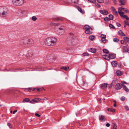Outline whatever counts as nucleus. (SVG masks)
Segmentation results:
<instances>
[{
  "label": "nucleus",
  "mask_w": 129,
  "mask_h": 129,
  "mask_svg": "<svg viewBox=\"0 0 129 129\" xmlns=\"http://www.w3.org/2000/svg\"><path fill=\"white\" fill-rule=\"evenodd\" d=\"M20 43L22 46L26 48L32 45L34 41L31 38H25L21 40Z\"/></svg>",
  "instance_id": "obj_1"
},
{
  "label": "nucleus",
  "mask_w": 129,
  "mask_h": 129,
  "mask_svg": "<svg viewBox=\"0 0 129 129\" xmlns=\"http://www.w3.org/2000/svg\"><path fill=\"white\" fill-rule=\"evenodd\" d=\"M57 41V39L55 38L50 37L46 39L45 41V43L46 45L53 46L56 45Z\"/></svg>",
  "instance_id": "obj_2"
},
{
  "label": "nucleus",
  "mask_w": 129,
  "mask_h": 129,
  "mask_svg": "<svg viewBox=\"0 0 129 129\" xmlns=\"http://www.w3.org/2000/svg\"><path fill=\"white\" fill-rule=\"evenodd\" d=\"M8 12V8L6 7H0V16L5 17L7 16Z\"/></svg>",
  "instance_id": "obj_3"
},
{
  "label": "nucleus",
  "mask_w": 129,
  "mask_h": 129,
  "mask_svg": "<svg viewBox=\"0 0 129 129\" xmlns=\"http://www.w3.org/2000/svg\"><path fill=\"white\" fill-rule=\"evenodd\" d=\"M83 29L85 30V33L86 34H90L92 33L93 28L90 27L88 25H86L84 26Z\"/></svg>",
  "instance_id": "obj_4"
},
{
  "label": "nucleus",
  "mask_w": 129,
  "mask_h": 129,
  "mask_svg": "<svg viewBox=\"0 0 129 129\" xmlns=\"http://www.w3.org/2000/svg\"><path fill=\"white\" fill-rule=\"evenodd\" d=\"M24 0H12V3L14 5L20 6L24 3Z\"/></svg>",
  "instance_id": "obj_5"
},
{
  "label": "nucleus",
  "mask_w": 129,
  "mask_h": 129,
  "mask_svg": "<svg viewBox=\"0 0 129 129\" xmlns=\"http://www.w3.org/2000/svg\"><path fill=\"white\" fill-rule=\"evenodd\" d=\"M33 53V52L32 50H29L28 51L26 55V57L29 60L33 59L34 57Z\"/></svg>",
  "instance_id": "obj_6"
},
{
  "label": "nucleus",
  "mask_w": 129,
  "mask_h": 129,
  "mask_svg": "<svg viewBox=\"0 0 129 129\" xmlns=\"http://www.w3.org/2000/svg\"><path fill=\"white\" fill-rule=\"evenodd\" d=\"M18 13L19 16H23L25 15L27 13L26 10H18Z\"/></svg>",
  "instance_id": "obj_7"
},
{
  "label": "nucleus",
  "mask_w": 129,
  "mask_h": 129,
  "mask_svg": "<svg viewBox=\"0 0 129 129\" xmlns=\"http://www.w3.org/2000/svg\"><path fill=\"white\" fill-rule=\"evenodd\" d=\"M123 84L118 83L116 84L115 87V89L117 90H118L120 89L123 86Z\"/></svg>",
  "instance_id": "obj_8"
},
{
  "label": "nucleus",
  "mask_w": 129,
  "mask_h": 129,
  "mask_svg": "<svg viewBox=\"0 0 129 129\" xmlns=\"http://www.w3.org/2000/svg\"><path fill=\"white\" fill-rule=\"evenodd\" d=\"M100 13L104 15H107L108 14V12L105 10H101L100 11Z\"/></svg>",
  "instance_id": "obj_9"
},
{
  "label": "nucleus",
  "mask_w": 129,
  "mask_h": 129,
  "mask_svg": "<svg viewBox=\"0 0 129 129\" xmlns=\"http://www.w3.org/2000/svg\"><path fill=\"white\" fill-rule=\"evenodd\" d=\"M108 84L107 83H104L100 85V88L101 89H104L106 88Z\"/></svg>",
  "instance_id": "obj_10"
},
{
  "label": "nucleus",
  "mask_w": 129,
  "mask_h": 129,
  "mask_svg": "<svg viewBox=\"0 0 129 129\" xmlns=\"http://www.w3.org/2000/svg\"><path fill=\"white\" fill-rule=\"evenodd\" d=\"M118 10L120 11H124L126 12L127 13H129V11H128L127 9L125 8H122V7H120L118 8Z\"/></svg>",
  "instance_id": "obj_11"
},
{
  "label": "nucleus",
  "mask_w": 129,
  "mask_h": 129,
  "mask_svg": "<svg viewBox=\"0 0 129 129\" xmlns=\"http://www.w3.org/2000/svg\"><path fill=\"white\" fill-rule=\"evenodd\" d=\"M119 1L120 3V6L124 5H125V0H119Z\"/></svg>",
  "instance_id": "obj_12"
},
{
  "label": "nucleus",
  "mask_w": 129,
  "mask_h": 129,
  "mask_svg": "<svg viewBox=\"0 0 129 129\" xmlns=\"http://www.w3.org/2000/svg\"><path fill=\"white\" fill-rule=\"evenodd\" d=\"M99 120L102 122L105 121V117L102 115H99Z\"/></svg>",
  "instance_id": "obj_13"
},
{
  "label": "nucleus",
  "mask_w": 129,
  "mask_h": 129,
  "mask_svg": "<svg viewBox=\"0 0 129 129\" xmlns=\"http://www.w3.org/2000/svg\"><path fill=\"white\" fill-rule=\"evenodd\" d=\"M110 59H114L116 58V55L113 53H111L109 54Z\"/></svg>",
  "instance_id": "obj_14"
},
{
  "label": "nucleus",
  "mask_w": 129,
  "mask_h": 129,
  "mask_svg": "<svg viewBox=\"0 0 129 129\" xmlns=\"http://www.w3.org/2000/svg\"><path fill=\"white\" fill-rule=\"evenodd\" d=\"M53 19L56 21H58L59 20L62 21L63 20V19L61 17H58L54 18Z\"/></svg>",
  "instance_id": "obj_15"
},
{
  "label": "nucleus",
  "mask_w": 129,
  "mask_h": 129,
  "mask_svg": "<svg viewBox=\"0 0 129 129\" xmlns=\"http://www.w3.org/2000/svg\"><path fill=\"white\" fill-rule=\"evenodd\" d=\"M123 72H122L118 70L116 72V74L118 76H120L122 75L123 74Z\"/></svg>",
  "instance_id": "obj_16"
},
{
  "label": "nucleus",
  "mask_w": 129,
  "mask_h": 129,
  "mask_svg": "<svg viewBox=\"0 0 129 129\" xmlns=\"http://www.w3.org/2000/svg\"><path fill=\"white\" fill-rule=\"evenodd\" d=\"M103 58L106 60H110V58L109 55V56H108L107 55H103Z\"/></svg>",
  "instance_id": "obj_17"
},
{
  "label": "nucleus",
  "mask_w": 129,
  "mask_h": 129,
  "mask_svg": "<svg viewBox=\"0 0 129 129\" xmlns=\"http://www.w3.org/2000/svg\"><path fill=\"white\" fill-rule=\"evenodd\" d=\"M88 50L93 53H95L96 51V50L95 49L90 48L88 49Z\"/></svg>",
  "instance_id": "obj_18"
},
{
  "label": "nucleus",
  "mask_w": 129,
  "mask_h": 129,
  "mask_svg": "<svg viewBox=\"0 0 129 129\" xmlns=\"http://www.w3.org/2000/svg\"><path fill=\"white\" fill-rule=\"evenodd\" d=\"M123 89L126 92H129V89L126 87V86L124 85H123Z\"/></svg>",
  "instance_id": "obj_19"
},
{
  "label": "nucleus",
  "mask_w": 129,
  "mask_h": 129,
  "mask_svg": "<svg viewBox=\"0 0 129 129\" xmlns=\"http://www.w3.org/2000/svg\"><path fill=\"white\" fill-rule=\"evenodd\" d=\"M112 64L113 67H116L117 66V63L116 61H113L111 62Z\"/></svg>",
  "instance_id": "obj_20"
},
{
  "label": "nucleus",
  "mask_w": 129,
  "mask_h": 129,
  "mask_svg": "<svg viewBox=\"0 0 129 129\" xmlns=\"http://www.w3.org/2000/svg\"><path fill=\"white\" fill-rule=\"evenodd\" d=\"M118 33L120 35L123 36H125V35L124 34L123 32L121 30H120L118 31Z\"/></svg>",
  "instance_id": "obj_21"
},
{
  "label": "nucleus",
  "mask_w": 129,
  "mask_h": 129,
  "mask_svg": "<svg viewBox=\"0 0 129 129\" xmlns=\"http://www.w3.org/2000/svg\"><path fill=\"white\" fill-rule=\"evenodd\" d=\"M30 101L29 99L27 98L24 99L23 100L22 102L23 103L27 102H29Z\"/></svg>",
  "instance_id": "obj_22"
},
{
  "label": "nucleus",
  "mask_w": 129,
  "mask_h": 129,
  "mask_svg": "<svg viewBox=\"0 0 129 129\" xmlns=\"http://www.w3.org/2000/svg\"><path fill=\"white\" fill-rule=\"evenodd\" d=\"M109 17L110 20H113L114 16L110 14L109 15Z\"/></svg>",
  "instance_id": "obj_23"
},
{
  "label": "nucleus",
  "mask_w": 129,
  "mask_h": 129,
  "mask_svg": "<svg viewBox=\"0 0 129 129\" xmlns=\"http://www.w3.org/2000/svg\"><path fill=\"white\" fill-rule=\"evenodd\" d=\"M94 38V36H89V39L91 41L93 40Z\"/></svg>",
  "instance_id": "obj_24"
},
{
  "label": "nucleus",
  "mask_w": 129,
  "mask_h": 129,
  "mask_svg": "<svg viewBox=\"0 0 129 129\" xmlns=\"http://www.w3.org/2000/svg\"><path fill=\"white\" fill-rule=\"evenodd\" d=\"M103 52L104 53L108 54L109 53V51L106 49H104L103 50Z\"/></svg>",
  "instance_id": "obj_25"
},
{
  "label": "nucleus",
  "mask_w": 129,
  "mask_h": 129,
  "mask_svg": "<svg viewBox=\"0 0 129 129\" xmlns=\"http://www.w3.org/2000/svg\"><path fill=\"white\" fill-rule=\"evenodd\" d=\"M118 12L121 17H122L124 15V13L123 12L118 11Z\"/></svg>",
  "instance_id": "obj_26"
},
{
  "label": "nucleus",
  "mask_w": 129,
  "mask_h": 129,
  "mask_svg": "<svg viewBox=\"0 0 129 129\" xmlns=\"http://www.w3.org/2000/svg\"><path fill=\"white\" fill-rule=\"evenodd\" d=\"M108 111H111L112 112H114L115 111V110L111 108H109L108 109Z\"/></svg>",
  "instance_id": "obj_27"
},
{
  "label": "nucleus",
  "mask_w": 129,
  "mask_h": 129,
  "mask_svg": "<svg viewBox=\"0 0 129 129\" xmlns=\"http://www.w3.org/2000/svg\"><path fill=\"white\" fill-rule=\"evenodd\" d=\"M69 68V67H62L61 68V69H64L66 71H67L68 69Z\"/></svg>",
  "instance_id": "obj_28"
},
{
  "label": "nucleus",
  "mask_w": 129,
  "mask_h": 129,
  "mask_svg": "<svg viewBox=\"0 0 129 129\" xmlns=\"http://www.w3.org/2000/svg\"><path fill=\"white\" fill-rule=\"evenodd\" d=\"M123 39L126 42H129V38L127 37H124Z\"/></svg>",
  "instance_id": "obj_29"
},
{
  "label": "nucleus",
  "mask_w": 129,
  "mask_h": 129,
  "mask_svg": "<svg viewBox=\"0 0 129 129\" xmlns=\"http://www.w3.org/2000/svg\"><path fill=\"white\" fill-rule=\"evenodd\" d=\"M122 17L125 18L127 20H129V18L126 15H124Z\"/></svg>",
  "instance_id": "obj_30"
},
{
  "label": "nucleus",
  "mask_w": 129,
  "mask_h": 129,
  "mask_svg": "<svg viewBox=\"0 0 129 129\" xmlns=\"http://www.w3.org/2000/svg\"><path fill=\"white\" fill-rule=\"evenodd\" d=\"M34 100L35 102H36L40 101L41 100V99L40 98H36Z\"/></svg>",
  "instance_id": "obj_31"
},
{
  "label": "nucleus",
  "mask_w": 129,
  "mask_h": 129,
  "mask_svg": "<svg viewBox=\"0 0 129 129\" xmlns=\"http://www.w3.org/2000/svg\"><path fill=\"white\" fill-rule=\"evenodd\" d=\"M78 9L79 11H80L81 13H83L84 12V11L81 8H78Z\"/></svg>",
  "instance_id": "obj_32"
},
{
  "label": "nucleus",
  "mask_w": 129,
  "mask_h": 129,
  "mask_svg": "<svg viewBox=\"0 0 129 129\" xmlns=\"http://www.w3.org/2000/svg\"><path fill=\"white\" fill-rule=\"evenodd\" d=\"M102 41L104 43H105L106 42V40L105 38H102Z\"/></svg>",
  "instance_id": "obj_33"
},
{
  "label": "nucleus",
  "mask_w": 129,
  "mask_h": 129,
  "mask_svg": "<svg viewBox=\"0 0 129 129\" xmlns=\"http://www.w3.org/2000/svg\"><path fill=\"white\" fill-rule=\"evenodd\" d=\"M31 19L33 21H35L37 20V18L36 16H33L32 17Z\"/></svg>",
  "instance_id": "obj_34"
},
{
  "label": "nucleus",
  "mask_w": 129,
  "mask_h": 129,
  "mask_svg": "<svg viewBox=\"0 0 129 129\" xmlns=\"http://www.w3.org/2000/svg\"><path fill=\"white\" fill-rule=\"evenodd\" d=\"M112 126L113 127V129H117V126L114 123H113Z\"/></svg>",
  "instance_id": "obj_35"
},
{
  "label": "nucleus",
  "mask_w": 129,
  "mask_h": 129,
  "mask_svg": "<svg viewBox=\"0 0 129 129\" xmlns=\"http://www.w3.org/2000/svg\"><path fill=\"white\" fill-rule=\"evenodd\" d=\"M35 89H32L31 88H28V89H25V91H30L31 90H32L33 91L34 90H35Z\"/></svg>",
  "instance_id": "obj_36"
},
{
  "label": "nucleus",
  "mask_w": 129,
  "mask_h": 129,
  "mask_svg": "<svg viewBox=\"0 0 129 129\" xmlns=\"http://www.w3.org/2000/svg\"><path fill=\"white\" fill-rule=\"evenodd\" d=\"M64 27H60L59 28V30H62V32H63V33L61 34V35L63 34L64 32Z\"/></svg>",
  "instance_id": "obj_37"
},
{
  "label": "nucleus",
  "mask_w": 129,
  "mask_h": 129,
  "mask_svg": "<svg viewBox=\"0 0 129 129\" xmlns=\"http://www.w3.org/2000/svg\"><path fill=\"white\" fill-rule=\"evenodd\" d=\"M97 1L100 3H103L104 2V0H97Z\"/></svg>",
  "instance_id": "obj_38"
},
{
  "label": "nucleus",
  "mask_w": 129,
  "mask_h": 129,
  "mask_svg": "<svg viewBox=\"0 0 129 129\" xmlns=\"http://www.w3.org/2000/svg\"><path fill=\"white\" fill-rule=\"evenodd\" d=\"M113 40L114 42H117L119 41V40L116 38H115L113 39Z\"/></svg>",
  "instance_id": "obj_39"
},
{
  "label": "nucleus",
  "mask_w": 129,
  "mask_h": 129,
  "mask_svg": "<svg viewBox=\"0 0 129 129\" xmlns=\"http://www.w3.org/2000/svg\"><path fill=\"white\" fill-rule=\"evenodd\" d=\"M109 26L110 27L112 28L113 29H115V27L112 24H110Z\"/></svg>",
  "instance_id": "obj_40"
},
{
  "label": "nucleus",
  "mask_w": 129,
  "mask_h": 129,
  "mask_svg": "<svg viewBox=\"0 0 129 129\" xmlns=\"http://www.w3.org/2000/svg\"><path fill=\"white\" fill-rule=\"evenodd\" d=\"M90 2L92 3H94L96 2V0H88Z\"/></svg>",
  "instance_id": "obj_41"
},
{
  "label": "nucleus",
  "mask_w": 129,
  "mask_h": 129,
  "mask_svg": "<svg viewBox=\"0 0 129 129\" xmlns=\"http://www.w3.org/2000/svg\"><path fill=\"white\" fill-rule=\"evenodd\" d=\"M104 20L105 21H107L110 20L109 18H108V17H106L104 18Z\"/></svg>",
  "instance_id": "obj_42"
},
{
  "label": "nucleus",
  "mask_w": 129,
  "mask_h": 129,
  "mask_svg": "<svg viewBox=\"0 0 129 129\" xmlns=\"http://www.w3.org/2000/svg\"><path fill=\"white\" fill-rule=\"evenodd\" d=\"M113 14L115 15H118V13L117 11L115 10L113 11Z\"/></svg>",
  "instance_id": "obj_43"
},
{
  "label": "nucleus",
  "mask_w": 129,
  "mask_h": 129,
  "mask_svg": "<svg viewBox=\"0 0 129 129\" xmlns=\"http://www.w3.org/2000/svg\"><path fill=\"white\" fill-rule=\"evenodd\" d=\"M82 55L83 56H86L88 55V54L87 52H85L83 53Z\"/></svg>",
  "instance_id": "obj_44"
},
{
  "label": "nucleus",
  "mask_w": 129,
  "mask_h": 129,
  "mask_svg": "<svg viewBox=\"0 0 129 129\" xmlns=\"http://www.w3.org/2000/svg\"><path fill=\"white\" fill-rule=\"evenodd\" d=\"M101 37L102 38H106V36L105 35L102 34L101 35Z\"/></svg>",
  "instance_id": "obj_45"
},
{
  "label": "nucleus",
  "mask_w": 129,
  "mask_h": 129,
  "mask_svg": "<svg viewBox=\"0 0 129 129\" xmlns=\"http://www.w3.org/2000/svg\"><path fill=\"white\" fill-rule=\"evenodd\" d=\"M125 99V97H122L120 98V100H121L122 101H124Z\"/></svg>",
  "instance_id": "obj_46"
},
{
  "label": "nucleus",
  "mask_w": 129,
  "mask_h": 129,
  "mask_svg": "<svg viewBox=\"0 0 129 129\" xmlns=\"http://www.w3.org/2000/svg\"><path fill=\"white\" fill-rule=\"evenodd\" d=\"M125 24L126 25H127L129 26V22L128 21H125Z\"/></svg>",
  "instance_id": "obj_47"
},
{
  "label": "nucleus",
  "mask_w": 129,
  "mask_h": 129,
  "mask_svg": "<svg viewBox=\"0 0 129 129\" xmlns=\"http://www.w3.org/2000/svg\"><path fill=\"white\" fill-rule=\"evenodd\" d=\"M95 5L98 7L100 8L101 7L100 5L97 3H96L95 4Z\"/></svg>",
  "instance_id": "obj_48"
},
{
  "label": "nucleus",
  "mask_w": 129,
  "mask_h": 129,
  "mask_svg": "<svg viewBox=\"0 0 129 129\" xmlns=\"http://www.w3.org/2000/svg\"><path fill=\"white\" fill-rule=\"evenodd\" d=\"M111 9L113 11H115V8L113 7H111Z\"/></svg>",
  "instance_id": "obj_49"
},
{
  "label": "nucleus",
  "mask_w": 129,
  "mask_h": 129,
  "mask_svg": "<svg viewBox=\"0 0 129 129\" xmlns=\"http://www.w3.org/2000/svg\"><path fill=\"white\" fill-rule=\"evenodd\" d=\"M125 109L127 110H128L129 109V108L127 106H125Z\"/></svg>",
  "instance_id": "obj_50"
},
{
  "label": "nucleus",
  "mask_w": 129,
  "mask_h": 129,
  "mask_svg": "<svg viewBox=\"0 0 129 129\" xmlns=\"http://www.w3.org/2000/svg\"><path fill=\"white\" fill-rule=\"evenodd\" d=\"M30 103H35V102L34 101V99H33L31 101H30Z\"/></svg>",
  "instance_id": "obj_51"
},
{
  "label": "nucleus",
  "mask_w": 129,
  "mask_h": 129,
  "mask_svg": "<svg viewBox=\"0 0 129 129\" xmlns=\"http://www.w3.org/2000/svg\"><path fill=\"white\" fill-rule=\"evenodd\" d=\"M35 115L36 116L38 117H40L41 116V115H39L37 113L35 114Z\"/></svg>",
  "instance_id": "obj_52"
},
{
  "label": "nucleus",
  "mask_w": 129,
  "mask_h": 129,
  "mask_svg": "<svg viewBox=\"0 0 129 129\" xmlns=\"http://www.w3.org/2000/svg\"><path fill=\"white\" fill-rule=\"evenodd\" d=\"M7 125L9 126L10 128L12 127V126L10 123H8L7 124Z\"/></svg>",
  "instance_id": "obj_53"
},
{
  "label": "nucleus",
  "mask_w": 129,
  "mask_h": 129,
  "mask_svg": "<svg viewBox=\"0 0 129 129\" xmlns=\"http://www.w3.org/2000/svg\"><path fill=\"white\" fill-rule=\"evenodd\" d=\"M118 27H120L121 26L120 24L119 23H116Z\"/></svg>",
  "instance_id": "obj_54"
},
{
  "label": "nucleus",
  "mask_w": 129,
  "mask_h": 129,
  "mask_svg": "<svg viewBox=\"0 0 129 129\" xmlns=\"http://www.w3.org/2000/svg\"><path fill=\"white\" fill-rule=\"evenodd\" d=\"M114 3L115 4H116V0H112Z\"/></svg>",
  "instance_id": "obj_55"
},
{
  "label": "nucleus",
  "mask_w": 129,
  "mask_h": 129,
  "mask_svg": "<svg viewBox=\"0 0 129 129\" xmlns=\"http://www.w3.org/2000/svg\"><path fill=\"white\" fill-rule=\"evenodd\" d=\"M106 125L107 127H108L110 126V124L109 123H108L106 124Z\"/></svg>",
  "instance_id": "obj_56"
},
{
  "label": "nucleus",
  "mask_w": 129,
  "mask_h": 129,
  "mask_svg": "<svg viewBox=\"0 0 129 129\" xmlns=\"http://www.w3.org/2000/svg\"><path fill=\"white\" fill-rule=\"evenodd\" d=\"M121 43L122 44H124V41L123 40H121Z\"/></svg>",
  "instance_id": "obj_57"
},
{
  "label": "nucleus",
  "mask_w": 129,
  "mask_h": 129,
  "mask_svg": "<svg viewBox=\"0 0 129 129\" xmlns=\"http://www.w3.org/2000/svg\"><path fill=\"white\" fill-rule=\"evenodd\" d=\"M123 49L124 50H126L127 49V48L126 46H123Z\"/></svg>",
  "instance_id": "obj_58"
},
{
  "label": "nucleus",
  "mask_w": 129,
  "mask_h": 129,
  "mask_svg": "<svg viewBox=\"0 0 129 129\" xmlns=\"http://www.w3.org/2000/svg\"><path fill=\"white\" fill-rule=\"evenodd\" d=\"M17 110H15L13 112V114H14L15 112H17Z\"/></svg>",
  "instance_id": "obj_59"
},
{
  "label": "nucleus",
  "mask_w": 129,
  "mask_h": 129,
  "mask_svg": "<svg viewBox=\"0 0 129 129\" xmlns=\"http://www.w3.org/2000/svg\"><path fill=\"white\" fill-rule=\"evenodd\" d=\"M121 83L123 84H126V82H125V81H122V82H121Z\"/></svg>",
  "instance_id": "obj_60"
},
{
  "label": "nucleus",
  "mask_w": 129,
  "mask_h": 129,
  "mask_svg": "<svg viewBox=\"0 0 129 129\" xmlns=\"http://www.w3.org/2000/svg\"><path fill=\"white\" fill-rule=\"evenodd\" d=\"M37 90L38 91H41V90H40V88H37Z\"/></svg>",
  "instance_id": "obj_61"
},
{
  "label": "nucleus",
  "mask_w": 129,
  "mask_h": 129,
  "mask_svg": "<svg viewBox=\"0 0 129 129\" xmlns=\"http://www.w3.org/2000/svg\"><path fill=\"white\" fill-rule=\"evenodd\" d=\"M114 102H115V103L114 104V107H115L116 106V102L115 101H114Z\"/></svg>",
  "instance_id": "obj_62"
},
{
  "label": "nucleus",
  "mask_w": 129,
  "mask_h": 129,
  "mask_svg": "<svg viewBox=\"0 0 129 129\" xmlns=\"http://www.w3.org/2000/svg\"><path fill=\"white\" fill-rule=\"evenodd\" d=\"M56 24V25H59V23H55Z\"/></svg>",
  "instance_id": "obj_63"
},
{
  "label": "nucleus",
  "mask_w": 129,
  "mask_h": 129,
  "mask_svg": "<svg viewBox=\"0 0 129 129\" xmlns=\"http://www.w3.org/2000/svg\"><path fill=\"white\" fill-rule=\"evenodd\" d=\"M127 51L129 53V49H127Z\"/></svg>",
  "instance_id": "obj_64"
}]
</instances>
